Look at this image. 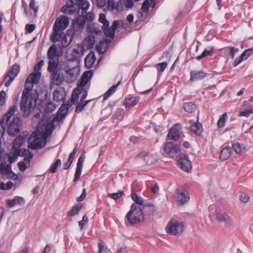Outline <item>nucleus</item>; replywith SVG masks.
I'll return each instance as SVG.
<instances>
[{
	"instance_id": "1",
	"label": "nucleus",
	"mask_w": 253,
	"mask_h": 253,
	"mask_svg": "<svg viewBox=\"0 0 253 253\" xmlns=\"http://www.w3.org/2000/svg\"><path fill=\"white\" fill-rule=\"evenodd\" d=\"M41 76L40 72L32 73L26 79L25 88L23 91L20 103V111L25 118L28 117L36 105L39 94L37 91L31 92L34 84L39 82Z\"/></svg>"
},
{
	"instance_id": "22",
	"label": "nucleus",
	"mask_w": 253,
	"mask_h": 253,
	"mask_svg": "<svg viewBox=\"0 0 253 253\" xmlns=\"http://www.w3.org/2000/svg\"><path fill=\"white\" fill-rule=\"evenodd\" d=\"M96 61V56L93 51H90L85 57L84 65L86 67L89 68L91 67Z\"/></svg>"
},
{
	"instance_id": "23",
	"label": "nucleus",
	"mask_w": 253,
	"mask_h": 253,
	"mask_svg": "<svg viewBox=\"0 0 253 253\" xmlns=\"http://www.w3.org/2000/svg\"><path fill=\"white\" fill-rule=\"evenodd\" d=\"M62 31L53 27V32L50 37V41L53 42L60 41L62 38Z\"/></svg>"
},
{
	"instance_id": "44",
	"label": "nucleus",
	"mask_w": 253,
	"mask_h": 253,
	"mask_svg": "<svg viewBox=\"0 0 253 253\" xmlns=\"http://www.w3.org/2000/svg\"><path fill=\"white\" fill-rule=\"evenodd\" d=\"M17 166L20 171H24L30 165H29L27 162L24 160L23 161H20L18 163Z\"/></svg>"
},
{
	"instance_id": "56",
	"label": "nucleus",
	"mask_w": 253,
	"mask_h": 253,
	"mask_svg": "<svg viewBox=\"0 0 253 253\" xmlns=\"http://www.w3.org/2000/svg\"><path fill=\"white\" fill-rule=\"evenodd\" d=\"M88 221V218L86 216V215L83 216L82 220L79 222V225L81 229H82L85 224H86Z\"/></svg>"
},
{
	"instance_id": "50",
	"label": "nucleus",
	"mask_w": 253,
	"mask_h": 253,
	"mask_svg": "<svg viewBox=\"0 0 253 253\" xmlns=\"http://www.w3.org/2000/svg\"><path fill=\"white\" fill-rule=\"evenodd\" d=\"M92 75L93 71L92 70L86 71L83 73L82 78L85 79L87 82H88L91 78Z\"/></svg>"
},
{
	"instance_id": "43",
	"label": "nucleus",
	"mask_w": 253,
	"mask_h": 253,
	"mask_svg": "<svg viewBox=\"0 0 253 253\" xmlns=\"http://www.w3.org/2000/svg\"><path fill=\"white\" fill-rule=\"evenodd\" d=\"M226 118L227 114L226 113L223 114L222 116L219 118L217 122V126L219 127H223L225 126Z\"/></svg>"
},
{
	"instance_id": "45",
	"label": "nucleus",
	"mask_w": 253,
	"mask_h": 253,
	"mask_svg": "<svg viewBox=\"0 0 253 253\" xmlns=\"http://www.w3.org/2000/svg\"><path fill=\"white\" fill-rule=\"evenodd\" d=\"M84 27H82L80 26V23L77 22L76 20H75L73 22V28L70 30H74V34L75 35V33L77 31L81 32L82 30L84 28Z\"/></svg>"
},
{
	"instance_id": "52",
	"label": "nucleus",
	"mask_w": 253,
	"mask_h": 253,
	"mask_svg": "<svg viewBox=\"0 0 253 253\" xmlns=\"http://www.w3.org/2000/svg\"><path fill=\"white\" fill-rule=\"evenodd\" d=\"M80 2V5L79 8L83 10V12H85L86 10H87L89 7V3L87 1H83Z\"/></svg>"
},
{
	"instance_id": "33",
	"label": "nucleus",
	"mask_w": 253,
	"mask_h": 253,
	"mask_svg": "<svg viewBox=\"0 0 253 253\" xmlns=\"http://www.w3.org/2000/svg\"><path fill=\"white\" fill-rule=\"evenodd\" d=\"M121 81L118 82L117 84L113 85L104 94L103 100H106L109 96H110L117 89L118 86L121 84Z\"/></svg>"
},
{
	"instance_id": "14",
	"label": "nucleus",
	"mask_w": 253,
	"mask_h": 253,
	"mask_svg": "<svg viewBox=\"0 0 253 253\" xmlns=\"http://www.w3.org/2000/svg\"><path fill=\"white\" fill-rule=\"evenodd\" d=\"M52 82L56 85H61L64 81V76L60 70L51 73Z\"/></svg>"
},
{
	"instance_id": "21",
	"label": "nucleus",
	"mask_w": 253,
	"mask_h": 253,
	"mask_svg": "<svg viewBox=\"0 0 253 253\" xmlns=\"http://www.w3.org/2000/svg\"><path fill=\"white\" fill-rule=\"evenodd\" d=\"M220 50L225 56L230 55L233 59L235 57V53L239 51V48L232 46H226L221 48Z\"/></svg>"
},
{
	"instance_id": "53",
	"label": "nucleus",
	"mask_w": 253,
	"mask_h": 253,
	"mask_svg": "<svg viewBox=\"0 0 253 253\" xmlns=\"http://www.w3.org/2000/svg\"><path fill=\"white\" fill-rule=\"evenodd\" d=\"M253 53V48H251L245 50L241 55L245 58L247 59Z\"/></svg>"
},
{
	"instance_id": "10",
	"label": "nucleus",
	"mask_w": 253,
	"mask_h": 253,
	"mask_svg": "<svg viewBox=\"0 0 253 253\" xmlns=\"http://www.w3.org/2000/svg\"><path fill=\"white\" fill-rule=\"evenodd\" d=\"M84 153L85 152L84 151L78 159L76 172L74 175V182L77 181L80 179V176L81 175L83 163L85 158Z\"/></svg>"
},
{
	"instance_id": "28",
	"label": "nucleus",
	"mask_w": 253,
	"mask_h": 253,
	"mask_svg": "<svg viewBox=\"0 0 253 253\" xmlns=\"http://www.w3.org/2000/svg\"><path fill=\"white\" fill-rule=\"evenodd\" d=\"M190 129L197 135H200L203 131L202 125L198 122L193 123Z\"/></svg>"
},
{
	"instance_id": "8",
	"label": "nucleus",
	"mask_w": 253,
	"mask_h": 253,
	"mask_svg": "<svg viewBox=\"0 0 253 253\" xmlns=\"http://www.w3.org/2000/svg\"><path fill=\"white\" fill-rule=\"evenodd\" d=\"M178 167L183 170L188 172L191 170L192 165L188 157L183 153H180L176 157Z\"/></svg>"
},
{
	"instance_id": "40",
	"label": "nucleus",
	"mask_w": 253,
	"mask_h": 253,
	"mask_svg": "<svg viewBox=\"0 0 253 253\" xmlns=\"http://www.w3.org/2000/svg\"><path fill=\"white\" fill-rule=\"evenodd\" d=\"M103 31L106 37L111 38L112 39H114L115 31L111 27H110L107 28H104Z\"/></svg>"
},
{
	"instance_id": "20",
	"label": "nucleus",
	"mask_w": 253,
	"mask_h": 253,
	"mask_svg": "<svg viewBox=\"0 0 253 253\" xmlns=\"http://www.w3.org/2000/svg\"><path fill=\"white\" fill-rule=\"evenodd\" d=\"M46 140L45 139H39L37 137L34 142L29 144V148L34 150L41 149L45 146Z\"/></svg>"
},
{
	"instance_id": "61",
	"label": "nucleus",
	"mask_w": 253,
	"mask_h": 253,
	"mask_svg": "<svg viewBox=\"0 0 253 253\" xmlns=\"http://www.w3.org/2000/svg\"><path fill=\"white\" fill-rule=\"evenodd\" d=\"M35 29V25L33 24H27L25 26L26 31L29 33H32Z\"/></svg>"
},
{
	"instance_id": "34",
	"label": "nucleus",
	"mask_w": 253,
	"mask_h": 253,
	"mask_svg": "<svg viewBox=\"0 0 253 253\" xmlns=\"http://www.w3.org/2000/svg\"><path fill=\"white\" fill-rule=\"evenodd\" d=\"M131 198L133 201H134L135 204H136L140 206H143V199L139 196L138 194L134 192L133 189L131 191Z\"/></svg>"
},
{
	"instance_id": "3",
	"label": "nucleus",
	"mask_w": 253,
	"mask_h": 253,
	"mask_svg": "<svg viewBox=\"0 0 253 253\" xmlns=\"http://www.w3.org/2000/svg\"><path fill=\"white\" fill-rule=\"evenodd\" d=\"M144 218L142 207H137L135 204L133 203L125 217L126 224L127 226L133 225L139 223L143 220Z\"/></svg>"
},
{
	"instance_id": "35",
	"label": "nucleus",
	"mask_w": 253,
	"mask_h": 253,
	"mask_svg": "<svg viewBox=\"0 0 253 253\" xmlns=\"http://www.w3.org/2000/svg\"><path fill=\"white\" fill-rule=\"evenodd\" d=\"M58 65V60L56 61L55 58H53L52 60L49 59L47 71L50 73H51L54 71L59 70V69H57Z\"/></svg>"
},
{
	"instance_id": "59",
	"label": "nucleus",
	"mask_w": 253,
	"mask_h": 253,
	"mask_svg": "<svg viewBox=\"0 0 253 253\" xmlns=\"http://www.w3.org/2000/svg\"><path fill=\"white\" fill-rule=\"evenodd\" d=\"M77 22L80 23V26L84 27L86 20L84 17V15H80L75 19Z\"/></svg>"
},
{
	"instance_id": "63",
	"label": "nucleus",
	"mask_w": 253,
	"mask_h": 253,
	"mask_svg": "<svg viewBox=\"0 0 253 253\" xmlns=\"http://www.w3.org/2000/svg\"><path fill=\"white\" fill-rule=\"evenodd\" d=\"M244 60H245V58L241 55H240L239 56V57L237 58L234 61L233 66L234 67H236L237 66H238L239 64H240Z\"/></svg>"
},
{
	"instance_id": "27",
	"label": "nucleus",
	"mask_w": 253,
	"mask_h": 253,
	"mask_svg": "<svg viewBox=\"0 0 253 253\" xmlns=\"http://www.w3.org/2000/svg\"><path fill=\"white\" fill-rule=\"evenodd\" d=\"M232 149L230 147H224L222 149L219 155V159L221 161L227 160L231 156Z\"/></svg>"
},
{
	"instance_id": "15",
	"label": "nucleus",
	"mask_w": 253,
	"mask_h": 253,
	"mask_svg": "<svg viewBox=\"0 0 253 253\" xmlns=\"http://www.w3.org/2000/svg\"><path fill=\"white\" fill-rule=\"evenodd\" d=\"M74 36V30H68L65 35L61 39V43L62 46L64 47H67L72 41Z\"/></svg>"
},
{
	"instance_id": "62",
	"label": "nucleus",
	"mask_w": 253,
	"mask_h": 253,
	"mask_svg": "<svg viewBox=\"0 0 253 253\" xmlns=\"http://www.w3.org/2000/svg\"><path fill=\"white\" fill-rule=\"evenodd\" d=\"M124 5L127 8H131L133 6L132 0H124Z\"/></svg>"
},
{
	"instance_id": "42",
	"label": "nucleus",
	"mask_w": 253,
	"mask_h": 253,
	"mask_svg": "<svg viewBox=\"0 0 253 253\" xmlns=\"http://www.w3.org/2000/svg\"><path fill=\"white\" fill-rule=\"evenodd\" d=\"M13 185V183L10 181H7L6 184L1 182L0 183V189L2 190H8L12 188Z\"/></svg>"
},
{
	"instance_id": "9",
	"label": "nucleus",
	"mask_w": 253,
	"mask_h": 253,
	"mask_svg": "<svg viewBox=\"0 0 253 253\" xmlns=\"http://www.w3.org/2000/svg\"><path fill=\"white\" fill-rule=\"evenodd\" d=\"M71 106L72 104L69 101L63 103L56 113V120L60 122L65 117Z\"/></svg>"
},
{
	"instance_id": "24",
	"label": "nucleus",
	"mask_w": 253,
	"mask_h": 253,
	"mask_svg": "<svg viewBox=\"0 0 253 253\" xmlns=\"http://www.w3.org/2000/svg\"><path fill=\"white\" fill-rule=\"evenodd\" d=\"M142 209L144 215H153L156 211L155 206L153 204H146L142 206Z\"/></svg>"
},
{
	"instance_id": "13",
	"label": "nucleus",
	"mask_w": 253,
	"mask_h": 253,
	"mask_svg": "<svg viewBox=\"0 0 253 253\" xmlns=\"http://www.w3.org/2000/svg\"><path fill=\"white\" fill-rule=\"evenodd\" d=\"M140 97L132 94L128 95L125 99L123 105L126 108H132L139 102Z\"/></svg>"
},
{
	"instance_id": "32",
	"label": "nucleus",
	"mask_w": 253,
	"mask_h": 253,
	"mask_svg": "<svg viewBox=\"0 0 253 253\" xmlns=\"http://www.w3.org/2000/svg\"><path fill=\"white\" fill-rule=\"evenodd\" d=\"M57 48L55 44L51 45L48 48L47 51V57L48 59H51V60L55 58L56 56H58L57 55Z\"/></svg>"
},
{
	"instance_id": "6",
	"label": "nucleus",
	"mask_w": 253,
	"mask_h": 253,
	"mask_svg": "<svg viewBox=\"0 0 253 253\" xmlns=\"http://www.w3.org/2000/svg\"><path fill=\"white\" fill-rule=\"evenodd\" d=\"M163 150L171 158H174L180 154V146L172 142H166L163 144Z\"/></svg>"
},
{
	"instance_id": "64",
	"label": "nucleus",
	"mask_w": 253,
	"mask_h": 253,
	"mask_svg": "<svg viewBox=\"0 0 253 253\" xmlns=\"http://www.w3.org/2000/svg\"><path fill=\"white\" fill-rule=\"evenodd\" d=\"M244 60H245V58L241 55H240L239 56V57L237 58L234 61L233 66L234 67H236L237 66H238L239 64H240Z\"/></svg>"
},
{
	"instance_id": "47",
	"label": "nucleus",
	"mask_w": 253,
	"mask_h": 253,
	"mask_svg": "<svg viewBox=\"0 0 253 253\" xmlns=\"http://www.w3.org/2000/svg\"><path fill=\"white\" fill-rule=\"evenodd\" d=\"M167 63L166 62H163L157 64L156 67L159 73L163 72L167 67Z\"/></svg>"
},
{
	"instance_id": "30",
	"label": "nucleus",
	"mask_w": 253,
	"mask_h": 253,
	"mask_svg": "<svg viewBox=\"0 0 253 253\" xmlns=\"http://www.w3.org/2000/svg\"><path fill=\"white\" fill-rule=\"evenodd\" d=\"M20 156L24 157V161H26L29 165H30V160L33 158V154L29 149H23L21 152Z\"/></svg>"
},
{
	"instance_id": "16",
	"label": "nucleus",
	"mask_w": 253,
	"mask_h": 253,
	"mask_svg": "<svg viewBox=\"0 0 253 253\" xmlns=\"http://www.w3.org/2000/svg\"><path fill=\"white\" fill-rule=\"evenodd\" d=\"M177 202L181 205H183L190 199L189 193L185 190H177Z\"/></svg>"
},
{
	"instance_id": "18",
	"label": "nucleus",
	"mask_w": 253,
	"mask_h": 253,
	"mask_svg": "<svg viewBox=\"0 0 253 253\" xmlns=\"http://www.w3.org/2000/svg\"><path fill=\"white\" fill-rule=\"evenodd\" d=\"M6 203L9 207H14L16 204L20 206H23L25 204V200L23 198L20 196H16L13 199H7Z\"/></svg>"
},
{
	"instance_id": "12",
	"label": "nucleus",
	"mask_w": 253,
	"mask_h": 253,
	"mask_svg": "<svg viewBox=\"0 0 253 253\" xmlns=\"http://www.w3.org/2000/svg\"><path fill=\"white\" fill-rule=\"evenodd\" d=\"M69 20L68 17L65 16H63L60 18H57L55 20L53 27L60 31H63L69 25Z\"/></svg>"
},
{
	"instance_id": "4",
	"label": "nucleus",
	"mask_w": 253,
	"mask_h": 253,
	"mask_svg": "<svg viewBox=\"0 0 253 253\" xmlns=\"http://www.w3.org/2000/svg\"><path fill=\"white\" fill-rule=\"evenodd\" d=\"M20 67L19 64L17 63L13 64L4 77L3 80L0 84V85H1L4 81H6L4 84V86L8 87L17 77L20 71Z\"/></svg>"
},
{
	"instance_id": "26",
	"label": "nucleus",
	"mask_w": 253,
	"mask_h": 253,
	"mask_svg": "<svg viewBox=\"0 0 253 253\" xmlns=\"http://www.w3.org/2000/svg\"><path fill=\"white\" fill-rule=\"evenodd\" d=\"M66 74L69 76L73 80H75L78 77L80 70L77 67H74L72 68H66L65 69Z\"/></svg>"
},
{
	"instance_id": "60",
	"label": "nucleus",
	"mask_w": 253,
	"mask_h": 253,
	"mask_svg": "<svg viewBox=\"0 0 253 253\" xmlns=\"http://www.w3.org/2000/svg\"><path fill=\"white\" fill-rule=\"evenodd\" d=\"M55 105L52 102H49L46 105L45 110L48 112H52L55 109Z\"/></svg>"
},
{
	"instance_id": "48",
	"label": "nucleus",
	"mask_w": 253,
	"mask_h": 253,
	"mask_svg": "<svg viewBox=\"0 0 253 253\" xmlns=\"http://www.w3.org/2000/svg\"><path fill=\"white\" fill-rule=\"evenodd\" d=\"M150 7V1L149 0H145L142 3L141 9L144 13H147L149 11Z\"/></svg>"
},
{
	"instance_id": "38",
	"label": "nucleus",
	"mask_w": 253,
	"mask_h": 253,
	"mask_svg": "<svg viewBox=\"0 0 253 253\" xmlns=\"http://www.w3.org/2000/svg\"><path fill=\"white\" fill-rule=\"evenodd\" d=\"M61 165V161L60 159H58L56 160L54 163L50 166V168L48 169V171L49 173H54L57 171L58 167H60Z\"/></svg>"
},
{
	"instance_id": "58",
	"label": "nucleus",
	"mask_w": 253,
	"mask_h": 253,
	"mask_svg": "<svg viewBox=\"0 0 253 253\" xmlns=\"http://www.w3.org/2000/svg\"><path fill=\"white\" fill-rule=\"evenodd\" d=\"M23 140L22 137H20L19 136L17 137L14 142H13V147L18 146L19 145V146L21 147L22 144L23 143Z\"/></svg>"
},
{
	"instance_id": "36",
	"label": "nucleus",
	"mask_w": 253,
	"mask_h": 253,
	"mask_svg": "<svg viewBox=\"0 0 253 253\" xmlns=\"http://www.w3.org/2000/svg\"><path fill=\"white\" fill-rule=\"evenodd\" d=\"M82 93V90L81 89L78 88H76L73 90L72 95H71V102L72 104H75L78 102V99L79 97V95Z\"/></svg>"
},
{
	"instance_id": "25",
	"label": "nucleus",
	"mask_w": 253,
	"mask_h": 253,
	"mask_svg": "<svg viewBox=\"0 0 253 253\" xmlns=\"http://www.w3.org/2000/svg\"><path fill=\"white\" fill-rule=\"evenodd\" d=\"M83 50V47L79 45L77 47V48H74L72 52L71 58L70 60L74 61L78 60L82 55Z\"/></svg>"
},
{
	"instance_id": "29",
	"label": "nucleus",
	"mask_w": 253,
	"mask_h": 253,
	"mask_svg": "<svg viewBox=\"0 0 253 253\" xmlns=\"http://www.w3.org/2000/svg\"><path fill=\"white\" fill-rule=\"evenodd\" d=\"M64 90L55 89L53 93V98L55 101L58 102L65 99Z\"/></svg>"
},
{
	"instance_id": "39",
	"label": "nucleus",
	"mask_w": 253,
	"mask_h": 253,
	"mask_svg": "<svg viewBox=\"0 0 253 253\" xmlns=\"http://www.w3.org/2000/svg\"><path fill=\"white\" fill-rule=\"evenodd\" d=\"M213 52L214 49L212 47H211V49L210 50L205 49L200 55L197 56L196 57V59L198 60H200L204 57H205L207 56H211L213 54Z\"/></svg>"
},
{
	"instance_id": "55",
	"label": "nucleus",
	"mask_w": 253,
	"mask_h": 253,
	"mask_svg": "<svg viewBox=\"0 0 253 253\" xmlns=\"http://www.w3.org/2000/svg\"><path fill=\"white\" fill-rule=\"evenodd\" d=\"M88 82L85 80V79H83L81 77L79 82L77 84V87L80 89H84V87L87 84Z\"/></svg>"
},
{
	"instance_id": "5",
	"label": "nucleus",
	"mask_w": 253,
	"mask_h": 253,
	"mask_svg": "<svg viewBox=\"0 0 253 253\" xmlns=\"http://www.w3.org/2000/svg\"><path fill=\"white\" fill-rule=\"evenodd\" d=\"M217 220L220 223H224L225 227L228 228H233L232 217L224 211L217 209L215 211Z\"/></svg>"
},
{
	"instance_id": "41",
	"label": "nucleus",
	"mask_w": 253,
	"mask_h": 253,
	"mask_svg": "<svg viewBox=\"0 0 253 253\" xmlns=\"http://www.w3.org/2000/svg\"><path fill=\"white\" fill-rule=\"evenodd\" d=\"M233 150L238 154L241 153L243 150L244 147H242V145L239 142H236L232 144V146Z\"/></svg>"
},
{
	"instance_id": "17",
	"label": "nucleus",
	"mask_w": 253,
	"mask_h": 253,
	"mask_svg": "<svg viewBox=\"0 0 253 253\" xmlns=\"http://www.w3.org/2000/svg\"><path fill=\"white\" fill-rule=\"evenodd\" d=\"M138 157L142 159L147 165H151L155 161L153 156L148 152H141L138 154Z\"/></svg>"
},
{
	"instance_id": "31",
	"label": "nucleus",
	"mask_w": 253,
	"mask_h": 253,
	"mask_svg": "<svg viewBox=\"0 0 253 253\" xmlns=\"http://www.w3.org/2000/svg\"><path fill=\"white\" fill-rule=\"evenodd\" d=\"M82 208V205L79 203L77 204L74 206L70 211L67 213V215L70 216H74L78 215L79 212L81 211Z\"/></svg>"
},
{
	"instance_id": "46",
	"label": "nucleus",
	"mask_w": 253,
	"mask_h": 253,
	"mask_svg": "<svg viewBox=\"0 0 253 253\" xmlns=\"http://www.w3.org/2000/svg\"><path fill=\"white\" fill-rule=\"evenodd\" d=\"M124 194V192L122 190H119L117 193H109L108 196L114 200H117L119 198L122 197Z\"/></svg>"
},
{
	"instance_id": "54",
	"label": "nucleus",
	"mask_w": 253,
	"mask_h": 253,
	"mask_svg": "<svg viewBox=\"0 0 253 253\" xmlns=\"http://www.w3.org/2000/svg\"><path fill=\"white\" fill-rule=\"evenodd\" d=\"M85 106V105L83 101H81V100H80L79 103L76 106L75 112L76 113L81 112L84 110Z\"/></svg>"
},
{
	"instance_id": "37",
	"label": "nucleus",
	"mask_w": 253,
	"mask_h": 253,
	"mask_svg": "<svg viewBox=\"0 0 253 253\" xmlns=\"http://www.w3.org/2000/svg\"><path fill=\"white\" fill-rule=\"evenodd\" d=\"M183 108L186 112L191 113L194 112L196 109V106L192 102H188L184 103L183 104Z\"/></svg>"
},
{
	"instance_id": "19",
	"label": "nucleus",
	"mask_w": 253,
	"mask_h": 253,
	"mask_svg": "<svg viewBox=\"0 0 253 253\" xmlns=\"http://www.w3.org/2000/svg\"><path fill=\"white\" fill-rule=\"evenodd\" d=\"M190 74V80L193 82L195 81L203 79L207 75V74L203 71H191Z\"/></svg>"
},
{
	"instance_id": "7",
	"label": "nucleus",
	"mask_w": 253,
	"mask_h": 253,
	"mask_svg": "<svg viewBox=\"0 0 253 253\" xmlns=\"http://www.w3.org/2000/svg\"><path fill=\"white\" fill-rule=\"evenodd\" d=\"M184 225L183 222L178 221L174 222H169L166 227L167 232L170 235L177 236L181 234L184 230Z\"/></svg>"
},
{
	"instance_id": "51",
	"label": "nucleus",
	"mask_w": 253,
	"mask_h": 253,
	"mask_svg": "<svg viewBox=\"0 0 253 253\" xmlns=\"http://www.w3.org/2000/svg\"><path fill=\"white\" fill-rule=\"evenodd\" d=\"M6 97V92L4 90H1L0 92V106H2L5 105Z\"/></svg>"
},
{
	"instance_id": "49",
	"label": "nucleus",
	"mask_w": 253,
	"mask_h": 253,
	"mask_svg": "<svg viewBox=\"0 0 253 253\" xmlns=\"http://www.w3.org/2000/svg\"><path fill=\"white\" fill-rule=\"evenodd\" d=\"M252 114H253V109L252 107H250L249 109L240 112V116L245 117H249Z\"/></svg>"
},
{
	"instance_id": "57",
	"label": "nucleus",
	"mask_w": 253,
	"mask_h": 253,
	"mask_svg": "<svg viewBox=\"0 0 253 253\" xmlns=\"http://www.w3.org/2000/svg\"><path fill=\"white\" fill-rule=\"evenodd\" d=\"M85 40L88 43V47H92L94 42V37L92 36H88L86 38Z\"/></svg>"
},
{
	"instance_id": "11",
	"label": "nucleus",
	"mask_w": 253,
	"mask_h": 253,
	"mask_svg": "<svg viewBox=\"0 0 253 253\" xmlns=\"http://www.w3.org/2000/svg\"><path fill=\"white\" fill-rule=\"evenodd\" d=\"M180 125L176 123L169 129L167 137L173 140H177L180 137Z\"/></svg>"
},
{
	"instance_id": "2",
	"label": "nucleus",
	"mask_w": 253,
	"mask_h": 253,
	"mask_svg": "<svg viewBox=\"0 0 253 253\" xmlns=\"http://www.w3.org/2000/svg\"><path fill=\"white\" fill-rule=\"evenodd\" d=\"M17 110V106L14 105L8 109L3 118L0 119V132L2 129L3 125H5L4 132L7 128V133L9 135L15 136L20 132L23 124L20 118L15 116L12 121L10 120L11 117Z\"/></svg>"
}]
</instances>
